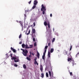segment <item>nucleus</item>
I'll return each mask as SVG.
<instances>
[{
	"mask_svg": "<svg viewBox=\"0 0 79 79\" xmlns=\"http://www.w3.org/2000/svg\"><path fill=\"white\" fill-rule=\"evenodd\" d=\"M55 38H53L52 40V42H55Z\"/></svg>",
	"mask_w": 79,
	"mask_h": 79,
	"instance_id": "cd10ccee",
	"label": "nucleus"
},
{
	"mask_svg": "<svg viewBox=\"0 0 79 79\" xmlns=\"http://www.w3.org/2000/svg\"><path fill=\"white\" fill-rule=\"evenodd\" d=\"M38 3V2H37L36 0L34 1L33 4L34 5H37V4Z\"/></svg>",
	"mask_w": 79,
	"mask_h": 79,
	"instance_id": "423d86ee",
	"label": "nucleus"
},
{
	"mask_svg": "<svg viewBox=\"0 0 79 79\" xmlns=\"http://www.w3.org/2000/svg\"><path fill=\"white\" fill-rule=\"evenodd\" d=\"M50 17H52V14H50Z\"/></svg>",
	"mask_w": 79,
	"mask_h": 79,
	"instance_id": "49530a36",
	"label": "nucleus"
},
{
	"mask_svg": "<svg viewBox=\"0 0 79 79\" xmlns=\"http://www.w3.org/2000/svg\"><path fill=\"white\" fill-rule=\"evenodd\" d=\"M66 53V55H68V51H66V50H65L64 51V53Z\"/></svg>",
	"mask_w": 79,
	"mask_h": 79,
	"instance_id": "aec40b11",
	"label": "nucleus"
},
{
	"mask_svg": "<svg viewBox=\"0 0 79 79\" xmlns=\"http://www.w3.org/2000/svg\"><path fill=\"white\" fill-rule=\"evenodd\" d=\"M33 25L34 26H35V22L33 23Z\"/></svg>",
	"mask_w": 79,
	"mask_h": 79,
	"instance_id": "c03bdc74",
	"label": "nucleus"
},
{
	"mask_svg": "<svg viewBox=\"0 0 79 79\" xmlns=\"http://www.w3.org/2000/svg\"><path fill=\"white\" fill-rule=\"evenodd\" d=\"M30 48L28 47V45L27 44L25 45V48H26V49H27V48Z\"/></svg>",
	"mask_w": 79,
	"mask_h": 79,
	"instance_id": "9b49d317",
	"label": "nucleus"
},
{
	"mask_svg": "<svg viewBox=\"0 0 79 79\" xmlns=\"http://www.w3.org/2000/svg\"><path fill=\"white\" fill-rule=\"evenodd\" d=\"M31 54L32 55H33V56H34L35 54H34V52H32Z\"/></svg>",
	"mask_w": 79,
	"mask_h": 79,
	"instance_id": "37998d69",
	"label": "nucleus"
},
{
	"mask_svg": "<svg viewBox=\"0 0 79 79\" xmlns=\"http://www.w3.org/2000/svg\"><path fill=\"white\" fill-rule=\"evenodd\" d=\"M45 56H42V59H43L44 60H45Z\"/></svg>",
	"mask_w": 79,
	"mask_h": 79,
	"instance_id": "c85d7f7f",
	"label": "nucleus"
},
{
	"mask_svg": "<svg viewBox=\"0 0 79 79\" xmlns=\"http://www.w3.org/2000/svg\"><path fill=\"white\" fill-rule=\"evenodd\" d=\"M48 26L49 28H50V22H48Z\"/></svg>",
	"mask_w": 79,
	"mask_h": 79,
	"instance_id": "6ab92c4d",
	"label": "nucleus"
},
{
	"mask_svg": "<svg viewBox=\"0 0 79 79\" xmlns=\"http://www.w3.org/2000/svg\"><path fill=\"white\" fill-rule=\"evenodd\" d=\"M17 58L16 57H12V58H11V60H14L15 62H19V59H18L17 60Z\"/></svg>",
	"mask_w": 79,
	"mask_h": 79,
	"instance_id": "f03ea898",
	"label": "nucleus"
},
{
	"mask_svg": "<svg viewBox=\"0 0 79 79\" xmlns=\"http://www.w3.org/2000/svg\"><path fill=\"white\" fill-rule=\"evenodd\" d=\"M48 73L50 77L51 78V79H52V77H53V73H52L51 74V72L50 71H49Z\"/></svg>",
	"mask_w": 79,
	"mask_h": 79,
	"instance_id": "7ed1b4c3",
	"label": "nucleus"
},
{
	"mask_svg": "<svg viewBox=\"0 0 79 79\" xmlns=\"http://www.w3.org/2000/svg\"><path fill=\"white\" fill-rule=\"evenodd\" d=\"M30 32H31V30H29V31H28V33H29V34H30Z\"/></svg>",
	"mask_w": 79,
	"mask_h": 79,
	"instance_id": "8fccbe9b",
	"label": "nucleus"
},
{
	"mask_svg": "<svg viewBox=\"0 0 79 79\" xmlns=\"http://www.w3.org/2000/svg\"><path fill=\"white\" fill-rule=\"evenodd\" d=\"M46 52H47V49H45V50H44V51L43 53V56H45V53H46Z\"/></svg>",
	"mask_w": 79,
	"mask_h": 79,
	"instance_id": "9d476101",
	"label": "nucleus"
},
{
	"mask_svg": "<svg viewBox=\"0 0 79 79\" xmlns=\"http://www.w3.org/2000/svg\"><path fill=\"white\" fill-rule=\"evenodd\" d=\"M22 47L23 48H25V44H23L22 45Z\"/></svg>",
	"mask_w": 79,
	"mask_h": 79,
	"instance_id": "dca6fc26",
	"label": "nucleus"
},
{
	"mask_svg": "<svg viewBox=\"0 0 79 79\" xmlns=\"http://www.w3.org/2000/svg\"><path fill=\"white\" fill-rule=\"evenodd\" d=\"M24 16H25V17H26V14H24Z\"/></svg>",
	"mask_w": 79,
	"mask_h": 79,
	"instance_id": "5fc2aeb1",
	"label": "nucleus"
},
{
	"mask_svg": "<svg viewBox=\"0 0 79 79\" xmlns=\"http://www.w3.org/2000/svg\"><path fill=\"white\" fill-rule=\"evenodd\" d=\"M40 69L42 73L43 72V66L42 65L40 66Z\"/></svg>",
	"mask_w": 79,
	"mask_h": 79,
	"instance_id": "0eeeda50",
	"label": "nucleus"
},
{
	"mask_svg": "<svg viewBox=\"0 0 79 79\" xmlns=\"http://www.w3.org/2000/svg\"><path fill=\"white\" fill-rule=\"evenodd\" d=\"M13 51L14 53H15V52H16V50L15 49Z\"/></svg>",
	"mask_w": 79,
	"mask_h": 79,
	"instance_id": "c9c22d12",
	"label": "nucleus"
},
{
	"mask_svg": "<svg viewBox=\"0 0 79 79\" xmlns=\"http://www.w3.org/2000/svg\"><path fill=\"white\" fill-rule=\"evenodd\" d=\"M10 55L11 58H12L13 57V56H13V54L10 53Z\"/></svg>",
	"mask_w": 79,
	"mask_h": 79,
	"instance_id": "f704fd0d",
	"label": "nucleus"
},
{
	"mask_svg": "<svg viewBox=\"0 0 79 79\" xmlns=\"http://www.w3.org/2000/svg\"><path fill=\"white\" fill-rule=\"evenodd\" d=\"M37 60V57H35V58L34 59V61H36Z\"/></svg>",
	"mask_w": 79,
	"mask_h": 79,
	"instance_id": "e433bc0d",
	"label": "nucleus"
},
{
	"mask_svg": "<svg viewBox=\"0 0 79 79\" xmlns=\"http://www.w3.org/2000/svg\"><path fill=\"white\" fill-rule=\"evenodd\" d=\"M54 51V49L52 48L51 50L50 53H53Z\"/></svg>",
	"mask_w": 79,
	"mask_h": 79,
	"instance_id": "f8f14e48",
	"label": "nucleus"
},
{
	"mask_svg": "<svg viewBox=\"0 0 79 79\" xmlns=\"http://www.w3.org/2000/svg\"><path fill=\"white\" fill-rule=\"evenodd\" d=\"M6 56H8V53L6 54Z\"/></svg>",
	"mask_w": 79,
	"mask_h": 79,
	"instance_id": "864d4df0",
	"label": "nucleus"
},
{
	"mask_svg": "<svg viewBox=\"0 0 79 79\" xmlns=\"http://www.w3.org/2000/svg\"><path fill=\"white\" fill-rule=\"evenodd\" d=\"M73 66L74 65V60L72 61Z\"/></svg>",
	"mask_w": 79,
	"mask_h": 79,
	"instance_id": "c756f323",
	"label": "nucleus"
},
{
	"mask_svg": "<svg viewBox=\"0 0 79 79\" xmlns=\"http://www.w3.org/2000/svg\"><path fill=\"white\" fill-rule=\"evenodd\" d=\"M71 60H72L71 58H68V61H71Z\"/></svg>",
	"mask_w": 79,
	"mask_h": 79,
	"instance_id": "f3484780",
	"label": "nucleus"
},
{
	"mask_svg": "<svg viewBox=\"0 0 79 79\" xmlns=\"http://www.w3.org/2000/svg\"><path fill=\"white\" fill-rule=\"evenodd\" d=\"M30 47H30L29 48H32L33 45H30Z\"/></svg>",
	"mask_w": 79,
	"mask_h": 79,
	"instance_id": "473e14b6",
	"label": "nucleus"
},
{
	"mask_svg": "<svg viewBox=\"0 0 79 79\" xmlns=\"http://www.w3.org/2000/svg\"><path fill=\"white\" fill-rule=\"evenodd\" d=\"M72 72H70V76H72Z\"/></svg>",
	"mask_w": 79,
	"mask_h": 79,
	"instance_id": "a18cd8bd",
	"label": "nucleus"
},
{
	"mask_svg": "<svg viewBox=\"0 0 79 79\" xmlns=\"http://www.w3.org/2000/svg\"><path fill=\"white\" fill-rule=\"evenodd\" d=\"M71 49H72V46L71 45L70 49V51H71Z\"/></svg>",
	"mask_w": 79,
	"mask_h": 79,
	"instance_id": "ea45409f",
	"label": "nucleus"
},
{
	"mask_svg": "<svg viewBox=\"0 0 79 79\" xmlns=\"http://www.w3.org/2000/svg\"><path fill=\"white\" fill-rule=\"evenodd\" d=\"M32 31L33 32V33H32V35L33 34H35L34 36H35V30L34 28L32 29Z\"/></svg>",
	"mask_w": 79,
	"mask_h": 79,
	"instance_id": "39448f33",
	"label": "nucleus"
},
{
	"mask_svg": "<svg viewBox=\"0 0 79 79\" xmlns=\"http://www.w3.org/2000/svg\"><path fill=\"white\" fill-rule=\"evenodd\" d=\"M22 44V42H20L19 43V44Z\"/></svg>",
	"mask_w": 79,
	"mask_h": 79,
	"instance_id": "09e8293b",
	"label": "nucleus"
},
{
	"mask_svg": "<svg viewBox=\"0 0 79 79\" xmlns=\"http://www.w3.org/2000/svg\"><path fill=\"white\" fill-rule=\"evenodd\" d=\"M46 76L47 77H48V73H46Z\"/></svg>",
	"mask_w": 79,
	"mask_h": 79,
	"instance_id": "a878e982",
	"label": "nucleus"
},
{
	"mask_svg": "<svg viewBox=\"0 0 79 79\" xmlns=\"http://www.w3.org/2000/svg\"><path fill=\"white\" fill-rule=\"evenodd\" d=\"M21 50H23H23H25L23 49H21Z\"/></svg>",
	"mask_w": 79,
	"mask_h": 79,
	"instance_id": "3c124183",
	"label": "nucleus"
},
{
	"mask_svg": "<svg viewBox=\"0 0 79 79\" xmlns=\"http://www.w3.org/2000/svg\"><path fill=\"white\" fill-rule=\"evenodd\" d=\"M71 56V53H69V54L68 55V58H69V56Z\"/></svg>",
	"mask_w": 79,
	"mask_h": 79,
	"instance_id": "393cba45",
	"label": "nucleus"
},
{
	"mask_svg": "<svg viewBox=\"0 0 79 79\" xmlns=\"http://www.w3.org/2000/svg\"><path fill=\"white\" fill-rule=\"evenodd\" d=\"M32 37H33V36L32 35Z\"/></svg>",
	"mask_w": 79,
	"mask_h": 79,
	"instance_id": "bf43d9fd",
	"label": "nucleus"
},
{
	"mask_svg": "<svg viewBox=\"0 0 79 79\" xmlns=\"http://www.w3.org/2000/svg\"><path fill=\"white\" fill-rule=\"evenodd\" d=\"M30 55H29V58H31V57H32V56H31L32 55V52H30Z\"/></svg>",
	"mask_w": 79,
	"mask_h": 79,
	"instance_id": "ddd939ff",
	"label": "nucleus"
},
{
	"mask_svg": "<svg viewBox=\"0 0 79 79\" xmlns=\"http://www.w3.org/2000/svg\"><path fill=\"white\" fill-rule=\"evenodd\" d=\"M33 42H35V38L34 37L33 39Z\"/></svg>",
	"mask_w": 79,
	"mask_h": 79,
	"instance_id": "72a5a7b5",
	"label": "nucleus"
},
{
	"mask_svg": "<svg viewBox=\"0 0 79 79\" xmlns=\"http://www.w3.org/2000/svg\"><path fill=\"white\" fill-rule=\"evenodd\" d=\"M21 36H22V35L21 34H20L19 36V39H21Z\"/></svg>",
	"mask_w": 79,
	"mask_h": 79,
	"instance_id": "bb28decb",
	"label": "nucleus"
},
{
	"mask_svg": "<svg viewBox=\"0 0 79 79\" xmlns=\"http://www.w3.org/2000/svg\"><path fill=\"white\" fill-rule=\"evenodd\" d=\"M27 59L28 60V61H31V58H29V57H27Z\"/></svg>",
	"mask_w": 79,
	"mask_h": 79,
	"instance_id": "4be33fe9",
	"label": "nucleus"
},
{
	"mask_svg": "<svg viewBox=\"0 0 79 79\" xmlns=\"http://www.w3.org/2000/svg\"><path fill=\"white\" fill-rule=\"evenodd\" d=\"M29 33H27V35H29Z\"/></svg>",
	"mask_w": 79,
	"mask_h": 79,
	"instance_id": "6e6d98bb",
	"label": "nucleus"
},
{
	"mask_svg": "<svg viewBox=\"0 0 79 79\" xmlns=\"http://www.w3.org/2000/svg\"><path fill=\"white\" fill-rule=\"evenodd\" d=\"M19 23L21 24V27H23V22H22L21 21H19Z\"/></svg>",
	"mask_w": 79,
	"mask_h": 79,
	"instance_id": "1a4fd4ad",
	"label": "nucleus"
},
{
	"mask_svg": "<svg viewBox=\"0 0 79 79\" xmlns=\"http://www.w3.org/2000/svg\"><path fill=\"white\" fill-rule=\"evenodd\" d=\"M23 53L22 52V53L23 54V55H24L25 56H27V53H28V51L27 50H23Z\"/></svg>",
	"mask_w": 79,
	"mask_h": 79,
	"instance_id": "f257e3e1",
	"label": "nucleus"
},
{
	"mask_svg": "<svg viewBox=\"0 0 79 79\" xmlns=\"http://www.w3.org/2000/svg\"><path fill=\"white\" fill-rule=\"evenodd\" d=\"M36 56L38 57V59L40 58V54H39V53L38 52H37V54L36 55Z\"/></svg>",
	"mask_w": 79,
	"mask_h": 79,
	"instance_id": "6e6552de",
	"label": "nucleus"
},
{
	"mask_svg": "<svg viewBox=\"0 0 79 79\" xmlns=\"http://www.w3.org/2000/svg\"><path fill=\"white\" fill-rule=\"evenodd\" d=\"M42 8L41 9V11H46V8H45V7L44 6V5L42 4L41 6Z\"/></svg>",
	"mask_w": 79,
	"mask_h": 79,
	"instance_id": "20e7f679",
	"label": "nucleus"
},
{
	"mask_svg": "<svg viewBox=\"0 0 79 79\" xmlns=\"http://www.w3.org/2000/svg\"><path fill=\"white\" fill-rule=\"evenodd\" d=\"M41 77L42 78H43L44 77V73H42L41 74Z\"/></svg>",
	"mask_w": 79,
	"mask_h": 79,
	"instance_id": "412c9836",
	"label": "nucleus"
},
{
	"mask_svg": "<svg viewBox=\"0 0 79 79\" xmlns=\"http://www.w3.org/2000/svg\"><path fill=\"white\" fill-rule=\"evenodd\" d=\"M34 64H36L38 65H39V64H38V63H37V61H35L34 62Z\"/></svg>",
	"mask_w": 79,
	"mask_h": 79,
	"instance_id": "a211bd4d",
	"label": "nucleus"
},
{
	"mask_svg": "<svg viewBox=\"0 0 79 79\" xmlns=\"http://www.w3.org/2000/svg\"><path fill=\"white\" fill-rule=\"evenodd\" d=\"M53 30L54 31V29H53Z\"/></svg>",
	"mask_w": 79,
	"mask_h": 79,
	"instance_id": "13d9d810",
	"label": "nucleus"
},
{
	"mask_svg": "<svg viewBox=\"0 0 79 79\" xmlns=\"http://www.w3.org/2000/svg\"><path fill=\"white\" fill-rule=\"evenodd\" d=\"M48 46H46L45 47V49H46L47 50V48H48Z\"/></svg>",
	"mask_w": 79,
	"mask_h": 79,
	"instance_id": "2f4dec72",
	"label": "nucleus"
},
{
	"mask_svg": "<svg viewBox=\"0 0 79 79\" xmlns=\"http://www.w3.org/2000/svg\"><path fill=\"white\" fill-rule=\"evenodd\" d=\"M15 49L13 48L12 47H11V50H12V51L14 49Z\"/></svg>",
	"mask_w": 79,
	"mask_h": 79,
	"instance_id": "79ce46f5",
	"label": "nucleus"
},
{
	"mask_svg": "<svg viewBox=\"0 0 79 79\" xmlns=\"http://www.w3.org/2000/svg\"><path fill=\"white\" fill-rule=\"evenodd\" d=\"M48 55L49 58H50V52L49 51L48 52Z\"/></svg>",
	"mask_w": 79,
	"mask_h": 79,
	"instance_id": "2eb2a0df",
	"label": "nucleus"
},
{
	"mask_svg": "<svg viewBox=\"0 0 79 79\" xmlns=\"http://www.w3.org/2000/svg\"><path fill=\"white\" fill-rule=\"evenodd\" d=\"M45 10H44V11H43V15H45Z\"/></svg>",
	"mask_w": 79,
	"mask_h": 79,
	"instance_id": "4c0bfd02",
	"label": "nucleus"
},
{
	"mask_svg": "<svg viewBox=\"0 0 79 79\" xmlns=\"http://www.w3.org/2000/svg\"><path fill=\"white\" fill-rule=\"evenodd\" d=\"M23 68H24V69H26V64H24L23 65Z\"/></svg>",
	"mask_w": 79,
	"mask_h": 79,
	"instance_id": "5701e85b",
	"label": "nucleus"
},
{
	"mask_svg": "<svg viewBox=\"0 0 79 79\" xmlns=\"http://www.w3.org/2000/svg\"><path fill=\"white\" fill-rule=\"evenodd\" d=\"M36 7V5H34L32 7V9H34Z\"/></svg>",
	"mask_w": 79,
	"mask_h": 79,
	"instance_id": "b1692460",
	"label": "nucleus"
},
{
	"mask_svg": "<svg viewBox=\"0 0 79 79\" xmlns=\"http://www.w3.org/2000/svg\"><path fill=\"white\" fill-rule=\"evenodd\" d=\"M14 66L15 67H17L18 66V65L15 64V65H14Z\"/></svg>",
	"mask_w": 79,
	"mask_h": 79,
	"instance_id": "a19ab883",
	"label": "nucleus"
},
{
	"mask_svg": "<svg viewBox=\"0 0 79 79\" xmlns=\"http://www.w3.org/2000/svg\"><path fill=\"white\" fill-rule=\"evenodd\" d=\"M44 24L45 26H48V24H47V22L46 21L44 22Z\"/></svg>",
	"mask_w": 79,
	"mask_h": 79,
	"instance_id": "4468645a",
	"label": "nucleus"
},
{
	"mask_svg": "<svg viewBox=\"0 0 79 79\" xmlns=\"http://www.w3.org/2000/svg\"><path fill=\"white\" fill-rule=\"evenodd\" d=\"M36 46V43H34V46L35 47Z\"/></svg>",
	"mask_w": 79,
	"mask_h": 79,
	"instance_id": "de8ad7c7",
	"label": "nucleus"
},
{
	"mask_svg": "<svg viewBox=\"0 0 79 79\" xmlns=\"http://www.w3.org/2000/svg\"><path fill=\"white\" fill-rule=\"evenodd\" d=\"M50 43H48V46H50Z\"/></svg>",
	"mask_w": 79,
	"mask_h": 79,
	"instance_id": "603ef678",
	"label": "nucleus"
},
{
	"mask_svg": "<svg viewBox=\"0 0 79 79\" xmlns=\"http://www.w3.org/2000/svg\"><path fill=\"white\" fill-rule=\"evenodd\" d=\"M78 55H79V52H78L77 53V55H76V57H77V56H78Z\"/></svg>",
	"mask_w": 79,
	"mask_h": 79,
	"instance_id": "7c9ffc66",
	"label": "nucleus"
},
{
	"mask_svg": "<svg viewBox=\"0 0 79 79\" xmlns=\"http://www.w3.org/2000/svg\"><path fill=\"white\" fill-rule=\"evenodd\" d=\"M31 2H32V1H31H31H30V2H28L29 4H31Z\"/></svg>",
	"mask_w": 79,
	"mask_h": 79,
	"instance_id": "58836bf2",
	"label": "nucleus"
},
{
	"mask_svg": "<svg viewBox=\"0 0 79 79\" xmlns=\"http://www.w3.org/2000/svg\"><path fill=\"white\" fill-rule=\"evenodd\" d=\"M16 21H17V23H18V20H17Z\"/></svg>",
	"mask_w": 79,
	"mask_h": 79,
	"instance_id": "4d7b16f0",
	"label": "nucleus"
}]
</instances>
